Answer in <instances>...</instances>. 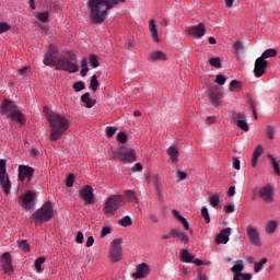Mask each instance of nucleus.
<instances>
[{
  "label": "nucleus",
  "instance_id": "nucleus-1",
  "mask_svg": "<svg viewBox=\"0 0 280 280\" xmlns=\"http://www.w3.org/2000/svg\"><path fill=\"white\" fill-rule=\"evenodd\" d=\"M118 3H126V0H90V19L94 25H102L108 16V12L118 5Z\"/></svg>",
  "mask_w": 280,
  "mask_h": 280
},
{
  "label": "nucleus",
  "instance_id": "nucleus-2",
  "mask_svg": "<svg viewBox=\"0 0 280 280\" xmlns=\"http://www.w3.org/2000/svg\"><path fill=\"white\" fill-rule=\"evenodd\" d=\"M46 119L49 122L50 139L52 141H58L69 130V120L65 115L48 112Z\"/></svg>",
  "mask_w": 280,
  "mask_h": 280
},
{
  "label": "nucleus",
  "instance_id": "nucleus-3",
  "mask_svg": "<svg viewBox=\"0 0 280 280\" xmlns=\"http://www.w3.org/2000/svg\"><path fill=\"white\" fill-rule=\"evenodd\" d=\"M0 113L7 119H11L12 121H19V124H25V115L19 110V107L16 106V103L10 101V100H4L2 102V105L0 107Z\"/></svg>",
  "mask_w": 280,
  "mask_h": 280
},
{
  "label": "nucleus",
  "instance_id": "nucleus-4",
  "mask_svg": "<svg viewBox=\"0 0 280 280\" xmlns=\"http://www.w3.org/2000/svg\"><path fill=\"white\" fill-rule=\"evenodd\" d=\"M57 69L61 71H68V73H78L80 71V66H78V57L75 54H70L69 57H59L57 59Z\"/></svg>",
  "mask_w": 280,
  "mask_h": 280
},
{
  "label": "nucleus",
  "instance_id": "nucleus-5",
  "mask_svg": "<svg viewBox=\"0 0 280 280\" xmlns=\"http://www.w3.org/2000/svg\"><path fill=\"white\" fill-rule=\"evenodd\" d=\"M33 218L37 223L49 222V220L54 218V203H51V201L44 203L39 209L36 210V212L33 213Z\"/></svg>",
  "mask_w": 280,
  "mask_h": 280
},
{
  "label": "nucleus",
  "instance_id": "nucleus-6",
  "mask_svg": "<svg viewBox=\"0 0 280 280\" xmlns=\"http://www.w3.org/2000/svg\"><path fill=\"white\" fill-rule=\"evenodd\" d=\"M112 154H114V156L125 165L137 161V158H135V151L130 148L119 147L116 150H113Z\"/></svg>",
  "mask_w": 280,
  "mask_h": 280
},
{
  "label": "nucleus",
  "instance_id": "nucleus-7",
  "mask_svg": "<svg viewBox=\"0 0 280 280\" xmlns=\"http://www.w3.org/2000/svg\"><path fill=\"white\" fill-rule=\"evenodd\" d=\"M7 162L4 159L0 160V186L5 196H9L12 189V183H10V177L8 176V171L5 168Z\"/></svg>",
  "mask_w": 280,
  "mask_h": 280
},
{
  "label": "nucleus",
  "instance_id": "nucleus-8",
  "mask_svg": "<svg viewBox=\"0 0 280 280\" xmlns=\"http://www.w3.org/2000/svg\"><path fill=\"white\" fill-rule=\"evenodd\" d=\"M122 202L124 198H121V196L109 197L104 205L105 213L115 214V212L117 211V209H119Z\"/></svg>",
  "mask_w": 280,
  "mask_h": 280
},
{
  "label": "nucleus",
  "instance_id": "nucleus-9",
  "mask_svg": "<svg viewBox=\"0 0 280 280\" xmlns=\"http://www.w3.org/2000/svg\"><path fill=\"white\" fill-rule=\"evenodd\" d=\"M58 55V48L54 45H49V50L44 55V65L46 67H57L58 59H56V56Z\"/></svg>",
  "mask_w": 280,
  "mask_h": 280
},
{
  "label": "nucleus",
  "instance_id": "nucleus-10",
  "mask_svg": "<svg viewBox=\"0 0 280 280\" xmlns=\"http://www.w3.org/2000/svg\"><path fill=\"white\" fill-rule=\"evenodd\" d=\"M109 257L112 261H119L121 259V238H114L112 241Z\"/></svg>",
  "mask_w": 280,
  "mask_h": 280
},
{
  "label": "nucleus",
  "instance_id": "nucleus-11",
  "mask_svg": "<svg viewBox=\"0 0 280 280\" xmlns=\"http://www.w3.org/2000/svg\"><path fill=\"white\" fill-rule=\"evenodd\" d=\"M259 198H261L267 205H272V202H275V188L270 185L261 187L259 189Z\"/></svg>",
  "mask_w": 280,
  "mask_h": 280
},
{
  "label": "nucleus",
  "instance_id": "nucleus-12",
  "mask_svg": "<svg viewBox=\"0 0 280 280\" xmlns=\"http://www.w3.org/2000/svg\"><path fill=\"white\" fill-rule=\"evenodd\" d=\"M20 206L25 211L34 209V192L32 190L26 191L20 199Z\"/></svg>",
  "mask_w": 280,
  "mask_h": 280
},
{
  "label": "nucleus",
  "instance_id": "nucleus-13",
  "mask_svg": "<svg viewBox=\"0 0 280 280\" xmlns=\"http://www.w3.org/2000/svg\"><path fill=\"white\" fill-rule=\"evenodd\" d=\"M248 240L253 246H261V238L259 237V231L253 225H248L246 229Z\"/></svg>",
  "mask_w": 280,
  "mask_h": 280
},
{
  "label": "nucleus",
  "instance_id": "nucleus-14",
  "mask_svg": "<svg viewBox=\"0 0 280 280\" xmlns=\"http://www.w3.org/2000/svg\"><path fill=\"white\" fill-rule=\"evenodd\" d=\"M80 198H82L85 205H93L95 202V196L93 195V187L85 186L79 191Z\"/></svg>",
  "mask_w": 280,
  "mask_h": 280
},
{
  "label": "nucleus",
  "instance_id": "nucleus-15",
  "mask_svg": "<svg viewBox=\"0 0 280 280\" xmlns=\"http://www.w3.org/2000/svg\"><path fill=\"white\" fill-rule=\"evenodd\" d=\"M18 172L19 180H21V183H23L25 178H27L28 182L32 180V177L34 176V168L27 165H20Z\"/></svg>",
  "mask_w": 280,
  "mask_h": 280
},
{
  "label": "nucleus",
  "instance_id": "nucleus-16",
  "mask_svg": "<svg viewBox=\"0 0 280 280\" xmlns=\"http://www.w3.org/2000/svg\"><path fill=\"white\" fill-rule=\"evenodd\" d=\"M268 67V61L258 57L255 61L254 75L255 78H261L266 73V68Z\"/></svg>",
  "mask_w": 280,
  "mask_h": 280
},
{
  "label": "nucleus",
  "instance_id": "nucleus-17",
  "mask_svg": "<svg viewBox=\"0 0 280 280\" xmlns=\"http://www.w3.org/2000/svg\"><path fill=\"white\" fill-rule=\"evenodd\" d=\"M11 255L10 253H4L2 255V259H3V265L2 268L4 270L5 275H12V272H14V267H12V259H11Z\"/></svg>",
  "mask_w": 280,
  "mask_h": 280
},
{
  "label": "nucleus",
  "instance_id": "nucleus-18",
  "mask_svg": "<svg viewBox=\"0 0 280 280\" xmlns=\"http://www.w3.org/2000/svg\"><path fill=\"white\" fill-rule=\"evenodd\" d=\"M232 231L233 230L231 228H226L223 231H221L215 237V243L217 244H229V237H231Z\"/></svg>",
  "mask_w": 280,
  "mask_h": 280
},
{
  "label": "nucleus",
  "instance_id": "nucleus-19",
  "mask_svg": "<svg viewBox=\"0 0 280 280\" xmlns=\"http://www.w3.org/2000/svg\"><path fill=\"white\" fill-rule=\"evenodd\" d=\"M205 24H198L188 28V33L190 36H194V38H202V36H205Z\"/></svg>",
  "mask_w": 280,
  "mask_h": 280
},
{
  "label": "nucleus",
  "instance_id": "nucleus-20",
  "mask_svg": "<svg viewBox=\"0 0 280 280\" xmlns=\"http://www.w3.org/2000/svg\"><path fill=\"white\" fill-rule=\"evenodd\" d=\"M208 100H210L214 108H218L220 106V100H222V94L218 90H210L208 92Z\"/></svg>",
  "mask_w": 280,
  "mask_h": 280
},
{
  "label": "nucleus",
  "instance_id": "nucleus-21",
  "mask_svg": "<svg viewBox=\"0 0 280 280\" xmlns=\"http://www.w3.org/2000/svg\"><path fill=\"white\" fill-rule=\"evenodd\" d=\"M235 119H237V128H240L241 130H244L245 132H248L250 130V127L246 121V115L238 113L236 114Z\"/></svg>",
  "mask_w": 280,
  "mask_h": 280
},
{
  "label": "nucleus",
  "instance_id": "nucleus-22",
  "mask_svg": "<svg viewBox=\"0 0 280 280\" xmlns=\"http://www.w3.org/2000/svg\"><path fill=\"white\" fill-rule=\"evenodd\" d=\"M148 272H150V267L148 266V264L142 262L137 267V271L136 273H133V277H136V279H143V277H145Z\"/></svg>",
  "mask_w": 280,
  "mask_h": 280
},
{
  "label": "nucleus",
  "instance_id": "nucleus-23",
  "mask_svg": "<svg viewBox=\"0 0 280 280\" xmlns=\"http://www.w3.org/2000/svg\"><path fill=\"white\" fill-rule=\"evenodd\" d=\"M149 32L153 43H159V31H156V22L154 20L149 21Z\"/></svg>",
  "mask_w": 280,
  "mask_h": 280
},
{
  "label": "nucleus",
  "instance_id": "nucleus-24",
  "mask_svg": "<svg viewBox=\"0 0 280 280\" xmlns=\"http://www.w3.org/2000/svg\"><path fill=\"white\" fill-rule=\"evenodd\" d=\"M148 60H150V62H154L156 60H167V56L161 50H154L148 56Z\"/></svg>",
  "mask_w": 280,
  "mask_h": 280
},
{
  "label": "nucleus",
  "instance_id": "nucleus-25",
  "mask_svg": "<svg viewBox=\"0 0 280 280\" xmlns=\"http://www.w3.org/2000/svg\"><path fill=\"white\" fill-rule=\"evenodd\" d=\"M264 154V147L258 145L254 152L252 158V167H257V162L259 161V156Z\"/></svg>",
  "mask_w": 280,
  "mask_h": 280
},
{
  "label": "nucleus",
  "instance_id": "nucleus-26",
  "mask_svg": "<svg viewBox=\"0 0 280 280\" xmlns=\"http://www.w3.org/2000/svg\"><path fill=\"white\" fill-rule=\"evenodd\" d=\"M81 102H83V104H85V108H93L95 106V104H97V102L93 98H91V94L90 93H85L81 96Z\"/></svg>",
  "mask_w": 280,
  "mask_h": 280
},
{
  "label": "nucleus",
  "instance_id": "nucleus-27",
  "mask_svg": "<svg viewBox=\"0 0 280 280\" xmlns=\"http://www.w3.org/2000/svg\"><path fill=\"white\" fill-rule=\"evenodd\" d=\"M167 155L170 156L173 163H178V148L176 145H171L167 149Z\"/></svg>",
  "mask_w": 280,
  "mask_h": 280
},
{
  "label": "nucleus",
  "instance_id": "nucleus-28",
  "mask_svg": "<svg viewBox=\"0 0 280 280\" xmlns=\"http://www.w3.org/2000/svg\"><path fill=\"white\" fill-rule=\"evenodd\" d=\"M171 235L172 237H177L178 240H180L182 242H185L186 244L187 242H189V236H187V234L176 229L171 230Z\"/></svg>",
  "mask_w": 280,
  "mask_h": 280
},
{
  "label": "nucleus",
  "instance_id": "nucleus-29",
  "mask_svg": "<svg viewBox=\"0 0 280 280\" xmlns=\"http://www.w3.org/2000/svg\"><path fill=\"white\" fill-rule=\"evenodd\" d=\"M180 255H182L180 260L184 261V264H191V261H194L195 259V256L191 255L187 249H183L180 252Z\"/></svg>",
  "mask_w": 280,
  "mask_h": 280
},
{
  "label": "nucleus",
  "instance_id": "nucleus-30",
  "mask_svg": "<svg viewBox=\"0 0 280 280\" xmlns=\"http://www.w3.org/2000/svg\"><path fill=\"white\" fill-rule=\"evenodd\" d=\"M208 200H209L210 207H213V209H215L218 205H220V195H218V192H211L209 195Z\"/></svg>",
  "mask_w": 280,
  "mask_h": 280
},
{
  "label": "nucleus",
  "instance_id": "nucleus-31",
  "mask_svg": "<svg viewBox=\"0 0 280 280\" xmlns=\"http://www.w3.org/2000/svg\"><path fill=\"white\" fill-rule=\"evenodd\" d=\"M265 229L268 235H272V233L277 231V221H268L267 224L265 225Z\"/></svg>",
  "mask_w": 280,
  "mask_h": 280
},
{
  "label": "nucleus",
  "instance_id": "nucleus-32",
  "mask_svg": "<svg viewBox=\"0 0 280 280\" xmlns=\"http://www.w3.org/2000/svg\"><path fill=\"white\" fill-rule=\"evenodd\" d=\"M244 270V261L237 260L236 264L232 267L233 275H240Z\"/></svg>",
  "mask_w": 280,
  "mask_h": 280
},
{
  "label": "nucleus",
  "instance_id": "nucleus-33",
  "mask_svg": "<svg viewBox=\"0 0 280 280\" xmlns=\"http://www.w3.org/2000/svg\"><path fill=\"white\" fill-rule=\"evenodd\" d=\"M89 73V61L86 58L81 59V75L82 78H86V74Z\"/></svg>",
  "mask_w": 280,
  "mask_h": 280
},
{
  "label": "nucleus",
  "instance_id": "nucleus-34",
  "mask_svg": "<svg viewBox=\"0 0 280 280\" xmlns=\"http://www.w3.org/2000/svg\"><path fill=\"white\" fill-rule=\"evenodd\" d=\"M275 56H277V49L271 48V49L265 50V51L261 54L260 58H261L262 60H266V58H275Z\"/></svg>",
  "mask_w": 280,
  "mask_h": 280
},
{
  "label": "nucleus",
  "instance_id": "nucleus-35",
  "mask_svg": "<svg viewBox=\"0 0 280 280\" xmlns=\"http://www.w3.org/2000/svg\"><path fill=\"white\" fill-rule=\"evenodd\" d=\"M266 264H268V258H262V259H260L259 262H255L254 264V271L255 272H260L261 268H264V266H266Z\"/></svg>",
  "mask_w": 280,
  "mask_h": 280
},
{
  "label": "nucleus",
  "instance_id": "nucleus-36",
  "mask_svg": "<svg viewBox=\"0 0 280 280\" xmlns=\"http://www.w3.org/2000/svg\"><path fill=\"white\" fill-rule=\"evenodd\" d=\"M267 159L271 162V165L276 172V174H280V167H279V163L277 162V160L275 159V156H272V154H269L267 156Z\"/></svg>",
  "mask_w": 280,
  "mask_h": 280
},
{
  "label": "nucleus",
  "instance_id": "nucleus-37",
  "mask_svg": "<svg viewBox=\"0 0 280 280\" xmlns=\"http://www.w3.org/2000/svg\"><path fill=\"white\" fill-rule=\"evenodd\" d=\"M89 62H90V66L92 67V69H97V67H100V61H98L96 55H90Z\"/></svg>",
  "mask_w": 280,
  "mask_h": 280
},
{
  "label": "nucleus",
  "instance_id": "nucleus-38",
  "mask_svg": "<svg viewBox=\"0 0 280 280\" xmlns=\"http://www.w3.org/2000/svg\"><path fill=\"white\" fill-rule=\"evenodd\" d=\"M119 226H132V219L126 215L122 219L118 220Z\"/></svg>",
  "mask_w": 280,
  "mask_h": 280
},
{
  "label": "nucleus",
  "instance_id": "nucleus-39",
  "mask_svg": "<svg viewBox=\"0 0 280 280\" xmlns=\"http://www.w3.org/2000/svg\"><path fill=\"white\" fill-rule=\"evenodd\" d=\"M45 261H47V258L45 257H39L35 260V268L37 272H40L43 270V264H45Z\"/></svg>",
  "mask_w": 280,
  "mask_h": 280
},
{
  "label": "nucleus",
  "instance_id": "nucleus-40",
  "mask_svg": "<svg viewBox=\"0 0 280 280\" xmlns=\"http://www.w3.org/2000/svg\"><path fill=\"white\" fill-rule=\"evenodd\" d=\"M209 63L211 65V67H215V69H220V67H222V60L220 59V57L210 58Z\"/></svg>",
  "mask_w": 280,
  "mask_h": 280
},
{
  "label": "nucleus",
  "instance_id": "nucleus-41",
  "mask_svg": "<svg viewBox=\"0 0 280 280\" xmlns=\"http://www.w3.org/2000/svg\"><path fill=\"white\" fill-rule=\"evenodd\" d=\"M253 275L250 273H235L233 280H250Z\"/></svg>",
  "mask_w": 280,
  "mask_h": 280
},
{
  "label": "nucleus",
  "instance_id": "nucleus-42",
  "mask_svg": "<svg viewBox=\"0 0 280 280\" xmlns=\"http://www.w3.org/2000/svg\"><path fill=\"white\" fill-rule=\"evenodd\" d=\"M100 86V81H97V75H93L90 82V89L91 91H97V88Z\"/></svg>",
  "mask_w": 280,
  "mask_h": 280
},
{
  "label": "nucleus",
  "instance_id": "nucleus-43",
  "mask_svg": "<svg viewBox=\"0 0 280 280\" xmlns=\"http://www.w3.org/2000/svg\"><path fill=\"white\" fill-rule=\"evenodd\" d=\"M37 20L40 21V23H47L49 21V12L45 11L37 14Z\"/></svg>",
  "mask_w": 280,
  "mask_h": 280
},
{
  "label": "nucleus",
  "instance_id": "nucleus-44",
  "mask_svg": "<svg viewBox=\"0 0 280 280\" xmlns=\"http://www.w3.org/2000/svg\"><path fill=\"white\" fill-rule=\"evenodd\" d=\"M266 136L270 140L275 139V127L272 125H267V127H266Z\"/></svg>",
  "mask_w": 280,
  "mask_h": 280
},
{
  "label": "nucleus",
  "instance_id": "nucleus-45",
  "mask_svg": "<svg viewBox=\"0 0 280 280\" xmlns=\"http://www.w3.org/2000/svg\"><path fill=\"white\" fill-rule=\"evenodd\" d=\"M126 198H128L130 202H137V194L132 190L126 191Z\"/></svg>",
  "mask_w": 280,
  "mask_h": 280
},
{
  "label": "nucleus",
  "instance_id": "nucleus-46",
  "mask_svg": "<svg viewBox=\"0 0 280 280\" xmlns=\"http://www.w3.org/2000/svg\"><path fill=\"white\" fill-rule=\"evenodd\" d=\"M12 30V26L5 22H0V34H5V32H10Z\"/></svg>",
  "mask_w": 280,
  "mask_h": 280
},
{
  "label": "nucleus",
  "instance_id": "nucleus-47",
  "mask_svg": "<svg viewBox=\"0 0 280 280\" xmlns=\"http://www.w3.org/2000/svg\"><path fill=\"white\" fill-rule=\"evenodd\" d=\"M201 215H202V218H205L207 224H209V222H211V217L209 215V209H207V207H203L201 209Z\"/></svg>",
  "mask_w": 280,
  "mask_h": 280
},
{
  "label": "nucleus",
  "instance_id": "nucleus-48",
  "mask_svg": "<svg viewBox=\"0 0 280 280\" xmlns=\"http://www.w3.org/2000/svg\"><path fill=\"white\" fill-rule=\"evenodd\" d=\"M233 47H234V50L236 51V54L244 52V45L242 44V42L237 40Z\"/></svg>",
  "mask_w": 280,
  "mask_h": 280
},
{
  "label": "nucleus",
  "instance_id": "nucleus-49",
  "mask_svg": "<svg viewBox=\"0 0 280 280\" xmlns=\"http://www.w3.org/2000/svg\"><path fill=\"white\" fill-rule=\"evenodd\" d=\"M175 174L177 176V183H180V180H185V178H187V173L186 172L176 171Z\"/></svg>",
  "mask_w": 280,
  "mask_h": 280
},
{
  "label": "nucleus",
  "instance_id": "nucleus-50",
  "mask_svg": "<svg viewBox=\"0 0 280 280\" xmlns=\"http://www.w3.org/2000/svg\"><path fill=\"white\" fill-rule=\"evenodd\" d=\"M72 89H74V91L80 92V91H84V82L82 81H78L72 85Z\"/></svg>",
  "mask_w": 280,
  "mask_h": 280
},
{
  "label": "nucleus",
  "instance_id": "nucleus-51",
  "mask_svg": "<svg viewBox=\"0 0 280 280\" xmlns=\"http://www.w3.org/2000/svg\"><path fill=\"white\" fill-rule=\"evenodd\" d=\"M19 246L24 250V253H30V243H27V241L24 240L20 242Z\"/></svg>",
  "mask_w": 280,
  "mask_h": 280
},
{
  "label": "nucleus",
  "instance_id": "nucleus-52",
  "mask_svg": "<svg viewBox=\"0 0 280 280\" xmlns=\"http://www.w3.org/2000/svg\"><path fill=\"white\" fill-rule=\"evenodd\" d=\"M73 183H75V176H73V174H70L66 179V185L68 187H73Z\"/></svg>",
  "mask_w": 280,
  "mask_h": 280
},
{
  "label": "nucleus",
  "instance_id": "nucleus-53",
  "mask_svg": "<svg viewBox=\"0 0 280 280\" xmlns=\"http://www.w3.org/2000/svg\"><path fill=\"white\" fill-rule=\"evenodd\" d=\"M117 141H119V143H126V141H128V136H126L125 132H120L117 135Z\"/></svg>",
  "mask_w": 280,
  "mask_h": 280
},
{
  "label": "nucleus",
  "instance_id": "nucleus-54",
  "mask_svg": "<svg viewBox=\"0 0 280 280\" xmlns=\"http://www.w3.org/2000/svg\"><path fill=\"white\" fill-rule=\"evenodd\" d=\"M217 84H220L221 86L226 83V78L222 74H218L215 77Z\"/></svg>",
  "mask_w": 280,
  "mask_h": 280
},
{
  "label": "nucleus",
  "instance_id": "nucleus-55",
  "mask_svg": "<svg viewBox=\"0 0 280 280\" xmlns=\"http://www.w3.org/2000/svg\"><path fill=\"white\" fill-rule=\"evenodd\" d=\"M105 132H106L107 137H115V133L117 132V128L107 127Z\"/></svg>",
  "mask_w": 280,
  "mask_h": 280
},
{
  "label": "nucleus",
  "instance_id": "nucleus-56",
  "mask_svg": "<svg viewBox=\"0 0 280 280\" xmlns=\"http://www.w3.org/2000/svg\"><path fill=\"white\" fill-rule=\"evenodd\" d=\"M172 215H174L179 222L185 219V217H183V214H180V212L177 210H172Z\"/></svg>",
  "mask_w": 280,
  "mask_h": 280
},
{
  "label": "nucleus",
  "instance_id": "nucleus-57",
  "mask_svg": "<svg viewBox=\"0 0 280 280\" xmlns=\"http://www.w3.org/2000/svg\"><path fill=\"white\" fill-rule=\"evenodd\" d=\"M109 233H110V228L104 226L101 231V237H106V235H109Z\"/></svg>",
  "mask_w": 280,
  "mask_h": 280
},
{
  "label": "nucleus",
  "instance_id": "nucleus-58",
  "mask_svg": "<svg viewBox=\"0 0 280 280\" xmlns=\"http://www.w3.org/2000/svg\"><path fill=\"white\" fill-rule=\"evenodd\" d=\"M143 170V165L141 163H136L132 168L131 172H141Z\"/></svg>",
  "mask_w": 280,
  "mask_h": 280
},
{
  "label": "nucleus",
  "instance_id": "nucleus-59",
  "mask_svg": "<svg viewBox=\"0 0 280 280\" xmlns=\"http://www.w3.org/2000/svg\"><path fill=\"white\" fill-rule=\"evenodd\" d=\"M230 86H231V91H235V89H240V81L237 80L231 81Z\"/></svg>",
  "mask_w": 280,
  "mask_h": 280
},
{
  "label": "nucleus",
  "instance_id": "nucleus-60",
  "mask_svg": "<svg viewBox=\"0 0 280 280\" xmlns=\"http://www.w3.org/2000/svg\"><path fill=\"white\" fill-rule=\"evenodd\" d=\"M228 198H233L235 196V186H231L226 194Z\"/></svg>",
  "mask_w": 280,
  "mask_h": 280
},
{
  "label": "nucleus",
  "instance_id": "nucleus-61",
  "mask_svg": "<svg viewBox=\"0 0 280 280\" xmlns=\"http://www.w3.org/2000/svg\"><path fill=\"white\" fill-rule=\"evenodd\" d=\"M82 242H84V234L82 232H78L77 244H82Z\"/></svg>",
  "mask_w": 280,
  "mask_h": 280
},
{
  "label": "nucleus",
  "instance_id": "nucleus-62",
  "mask_svg": "<svg viewBox=\"0 0 280 280\" xmlns=\"http://www.w3.org/2000/svg\"><path fill=\"white\" fill-rule=\"evenodd\" d=\"M149 220L152 224H159V217H156V214L149 215Z\"/></svg>",
  "mask_w": 280,
  "mask_h": 280
},
{
  "label": "nucleus",
  "instance_id": "nucleus-63",
  "mask_svg": "<svg viewBox=\"0 0 280 280\" xmlns=\"http://www.w3.org/2000/svg\"><path fill=\"white\" fill-rule=\"evenodd\" d=\"M27 73H30V67H24L20 70V75H27Z\"/></svg>",
  "mask_w": 280,
  "mask_h": 280
},
{
  "label": "nucleus",
  "instance_id": "nucleus-64",
  "mask_svg": "<svg viewBox=\"0 0 280 280\" xmlns=\"http://www.w3.org/2000/svg\"><path fill=\"white\" fill-rule=\"evenodd\" d=\"M233 167L234 170H240V160L237 158L233 159Z\"/></svg>",
  "mask_w": 280,
  "mask_h": 280
}]
</instances>
